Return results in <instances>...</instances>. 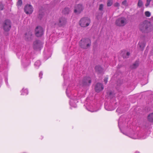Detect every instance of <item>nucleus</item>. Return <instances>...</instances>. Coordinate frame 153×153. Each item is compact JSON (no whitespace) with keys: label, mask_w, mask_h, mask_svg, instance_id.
<instances>
[{"label":"nucleus","mask_w":153,"mask_h":153,"mask_svg":"<svg viewBox=\"0 0 153 153\" xmlns=\"http://www.w3.org/2000/svg\"><path fill=\"white\" fill-rule=\"evenodd\" d=\"M56 41V40H52V41L51 42L52 43H54Z\"/></svg>","instance_id":"a18cd8bd"},{"label":"nucleus","mask_w":153,"mask_h":153,"mask_svg":"<svg viewBox=\"0 0 153 153\" xmlns=\"http://www.w3.org/2000/svg\"><path fill=\"white\" fill-rule=\"evenodd\" d=\"M7 64L8 62L6 61L4 58L1 59L0 61V72H1L6 68Z\"/></svg>","instance_id":"4468645a"},{"label":"nucleus","mask_w":153,"mask_h":153,"mask_svg":"<svg viewBox=\"0 0 153 153\" xmlns=\"http://www.w3.org/2000/svg\"><path fill=\"white\" fill-rule=\"evenodd\" d=\"M83 9V6L82 4H76L75 6L74 12L77 14H79L82 11Z\"/></svg>","instance_id":"ddd939ff"},{"label":"nucleus","mask_w":153,"mask_h":153,"mask_svg":"<svg viewBox=\"0 0 153 153\" xmlns=\"http://www.w3.org/2000/svg\"><path fill=\"white\" fill-rule=\"evenodd\" d=\"M50 40H51V38H50Z\"/></svg>","instance_id":"09e8293b"},{"label":"nucleus","mask_w":153,"mask_h":153,"mask_svg":"<svg viewBox=\"0 0 153 153\" xmlns=\"http://www.w3.org/2000/svg\"><path fill=\"white\" fill-rule=\"evenodd\" d=\"M108 78L107 77L105 78L104 79V81L105 84H106L107 83V82H108Z\"/></svg>","instance_id":"37998d69"},{"label":"nucleus","mask_w":153,"mask_h":153,"mask_svg":"<svg viewBox=\"0 0 153 153\" xmlns=\"http://www.w3.org/2000/svg\"><path fill=\"white\" fill-rule=\"evenodd\" d=\"M6 70L4 71L5 73L4 75V78H5L4 79L5 82V83L6 84V85H7V86L9 87V85L8 84V79H7V72H6Z\"/></svg>","instance_id":"c85d7f7f"},{"label":"nucleus","mask_w":153,"mask_h":153,"mask_svg":"<svg viewBox=\"0 0 153 153\" xmlns=\"http://www.w3.org/2000/svg\"><path fill=\"white\" fill-rule=\"evenodd\" d=\"M4 6L2 3H0V10H2L4 9Z\"/></svg>","instance_id":"ea45409f"},{"label":"nucleus","mask_w":153,"mask_h":153,"mask_svg":"<svg viewBox=\"0 0 153 153\" xmlns=\"http://www.w3.org/2000/svg\"><path fill=\"white\" fill-rule=\"evenodd\" d=\"M117 106V102H113L111 103V101L109 103L105 102V108L108 111H111L115 109Z\"/></svg>","instance_id":"0eeeda50"},{"label":"nucleus","mask_w":153,"mask_h":153,"mask_svg":"<svg viewBox=\"0 0 153 153\" xmlns=\"http://www.w3.org/2000/svg\"><path fill=\"white\" fill-rule=\"evenodd\" d=\"M44 15V13L43 12H42L40 10L39 11V15L38 16V18L40 20H41L42 19V18L43 15Z\"/></svg>","instance_id":"7c9ffc66"},{"label":"nucleus","mask_w":153,"mask_h":153,"mask_svg":"<svg viewBox=\"0 0 153 153\" xmlns=\"http://www.w3.org/2000/svg\"><path fill=\"white\" fill-rule=\"evenodd\" d=\"M152 0H146V2L145 4V6L146 7H148L150 3Z\"/></svg>","instance_id":"f704fd0d"},{"label":"nucleus","mask_w":153,"mask_h":153,"mask_svg":"<svg viewBox=\"0 0 153 153\" xmlns=\"http://www.w3.org/2000/svg\"><path fill=\"white\" fill-rule=\"evenodd\" d=\"M143 5V2L142 0H139L138 2L137 6L139 7H141Z\"/></svg>","instance_id":"473e14b6"},{"label":"nucleus","mask_w":153,"mask_h":153,"mask_svg":"<svg viewBox=\"0 0 153 153\" xmlns=\"http://www.w3.org/2000/svg\"><path fill=\"white\" fill-rule=\"evenodd\" d=\"M32 35V32L31 31H29L25 34V37L27 40H30L31 38Z\"/></svg>","instance_id":"4be33fe9"},{"label":"nucleus","mask_w":153,"mask_h":153,"mask_svg":"<svg viewBox=\"0 0 153 153\" xmlns=\"http://www.w3.org/2000/svg\"><path fill=\"white\" fill-rule=\"evenodd\" d=\"M22 0H19L17 2V5L19 7V6H21L22 4Z\"/></svg>","instance_id":"72a5a7b5"},{"label":"nucleus","mask_w":153,"mask_h":153,"mask_svg":"<svg viewBox=\"0 0 153 153\" xmlns=\"http://www.w3.org/2000/svg\"><path fill=\"white\" fill-rule=\"evenodd\" d=\"M71 48L70 47H67L65 46H64L63 48V51L64 53H67L68 56H70L72 55V54H71L70 49Z\"/></svg>","instance_id":"6ab92c4d"},{"label":"nucleus","mask_w":153,"mask_h":153,"mask_svg":"<svg viewBox=\"0 0 153 153\" xmlns=\"http://www.w3.org/2000/svg\"><path fill=\"white\" fill-rule=\"evenodd\" d=\"M91 82V79L88 76L84 77L80 82V84L83 86H89Z\"/></svg>","instance_id":"1a4fd4ad"},{"label":"nucleus","mask_w":153,"mask_h":153,"mask_svg":"<svg viewBox=\"0 0 153 153\" xmlns=\"http://www.w3.org/2000/svg\"><path fill=\"white\" fill-rule=\"evenodd\" d=\"M128 22V18L124 17L121 16L118 18L115 21V24L119 27H123Z\"/></svg>","instance_id":"7ed1b4c3"},{"label":"nucleus","mask_w":153,"mask_h":153,"mask_svg":"<svg viewBox=\"0 0 153 153\" xmlns=\"http://www.w3.org/2000/svg\"><path fill=\"white\" fill-rule=\"evenodd\" d=\"M66 68H65V66H64V67H63V73L62 74V75H63V77H64V83H65V82H66V79H67L66 78V73H65V71H66Z\"/></svg>","instance_id":"cd10ccee"},{"label":"nucleus","mask_w":153,"mask_h":153,"mask_svg":"<svg viewBox=\"0 0 153 153\" xmlns=\"http://www.w3.org/2000/svg\"><path fill=\"white\" fill-rule=\"evenodd\" d=\"M103 5L102 4H100L99 6V10L101 11L102 10Z\"/></svg>","instance_id":"58836bf2"},{"label":"nucleus","mask_w":153,"mask_h":153,"mask_svg":"<svg viewBox=\"0 0 153 153\" xmlns=\"http://www.w3.org/2000/svg\"><path fill=\"white\" fill-rule=\"evenodd\" d=\"M139 65V61H136L130 66V67L132 69H135Z\"/></svg>","instance_id":"393cba45"},{"label":"nucleus","mask_w":153,"mask_h":153,"mask_svg":"<svg viewBox=\"0 0 153 153\" xmlns=\"http://www.w3.org/2000/svg\"><path fill=\"white\" fill-rule=\"evenodd\" d=\"M95 70L98 74L103 73V69L99 65L96 66L95 67Z\"/></svg>","instance_id":"aec40b11"},{"label":"nucleus","mask_w":153,"mask_h":153,"mask_svg":"<svg viewBox=\"0 0 153 153\" xmlns=\"http://www.w3.org/2000/svg\"><path fill=\"white\" fill-rule=\"evenodd\" d=\"M35 34L37 37L41 36L44 34V30L43 28L40 26H37L35 29Z\"/></svg>","instance_id":"f8f14e48"},{"label":"nucleus","mask_w":153,"mask_h":153,"mask_svg":"<svg viewBox=\"0 0 153 153\" xmlns=\"http://www.w3.org/2000/svg\"><path fill=\"white\" fill-rule=\"evenodd\" d=\"M33 8L32 6L30 4H27L24 8V11L26 14H31L33 11Z\"/></svg>","instance_id":"2eb2a0df"},{"label":"nucleus","mask_w":153,"mask_h":153,"mask_svg":"<svg viewBox=\"0 0 153 153\" xmlns=\"http://www.w3.org/2000/svg\"><path fill=\"white\" fill-rule=\"evenodd\" d=\"M41 64V63L40 60H38L36 61L34 63V66L36 68L38 69L39 68V67Z\"/></svg>","instance_id":"a878e982"},{"label":"nucleus","mask_w":153,"mask_h":153,"mask_svg":"<svg viewBox=\"0 0 153 153\" xmlns=\"http://www.w3.org/2000/svg\"><path fill=\"white\" fill-rule=\"evenodd\" d=\"M122 4L124 6H126L127 5V1L125 0L122 2Z\"/></svg>","instance_id":"4c0bfd02"},{"label":"nucleus","mask_w":153,"mask_h":153,"mask_svg":"<svg viewBox=\"0 0 153 153\" xmlns=\"http://www.w3.org/2000/svg\"><path fill=\"white\" fill-rule=\"evenodd\" d=\"M122 117H121L119 119L118 121V125L119 128L120 130H121V127L123 126V123L122 122Z\"/></svg>","instance_id":"5701e85b"},{"label":"nucleus","mask_w":153,"mask_h":153,"mask_svg":"<svg viewBox=\"0 0 153 153\" xmlns=\"http://www.w3.org/2000/svg\"><path fill=\"white\" fill-rule=\"evenodd\" d=\"M86 109L88 111L91 112L96 111L94 106L93 105V104L90 103H86L84 105Z\"/></svg>","instance_id":"dca6fc26"},{"label":"nucleus","mask_w":153,"mask_h":153,"mask_svg":"<svg viewBox=\"0 0 153 153\" xmlns=\"http://www.w3.org/2000/svg\"><path fill=\"white\" fill-rule=\"evenodd\" d=\"M91 22V21L89 18L88 17H84L82 18L79 21L80 25L83 27L88 26Z\"/></svg>","instance_id":"423d86ee"},{"label":"nucleus","mask_w":153,"mask_h":153,"mask_svg":"<svg viewBox=\"0 0 153 153\" xmlns=\"http://www.w3.org/2000/svg\"><path fill=\"white\" fill-rule=\"evenodd\" d=\"M145 16L147 17H149L151 16V13L148 11H147L145 12Z\"/></svg>","instance_id":"c9c22d12"},{"label":"nucleus","mask_w":153,"mask_h":153,"mask_svg":"<svg viewBox=\"0 0 153 153\" xmlns=\"http://www.w3.org/2000/svg\"><path fill=\"white\" fill-rule=\"evenodd\" d=\"M42 75H43L42 72V71L40 72L39 74V77L40 79H41L42 78Z\"/></svg>","instance_id":"a19ab883"},{"label":"nucleus","mask_w":153,"mask_h":153,"mask_svg":"<svg viewBox=\"0 0 153 153\" xmlns=\"http://www.w3.org/2000/svg\"><path fill=\"white\" fill-rule=\"evenodd\" d=\"M70 9L68 7L65 8L62 11V13L65 15L68 14L70 12Z\"/></svg>","instance_id":"b1692460"},{"label":"nucleus","mask_w":153,"mask_h":153,"mask_svg":"<svg viewBox=\"0 0 153 153\" xmlns=\"http://www.w3.org/2000/svg\"><path fill=\"white\" fill-rule=\"evenodd\" d=\"M120 131L123 134H125V135H126V133H124V132H123L122 131V130H121H121H120ZM127 136H128V135H127Z\"/></svg>","instance_id":"49530a36"},{"label":"nucleus","mask_w":153,"mask_h":153,"mask_svg":"<svg viewBox=\"0 0 153 153\" xmlns=\"http://www.w3.org/2000/svg\"><path fill=\"white\" fill-rule=\"evenodd\" d=\"M111 92H110V95H111Z\"/></svg>","instance_id":"8fccbe9b"},{"label":"nucleus","mask_w":153,"mask_h":153,"mask_svg":"<svg viewBox=\"0 0 153 153\" xmlns=\"http://www.w3.org/2000/svg\"><path fill=\"white\" fill-rule=\"evenodd\" d=\"M104 89L103 84L100 83H97L95 87V90L97 92H99Z\"/></svg>","instance_id":"f3484780"},{"label":"nucleus","mask_w":153,"mask_h":153,"mask_svg":"<svg viewBox=\"0 0 153 153\" xmlns=\"http://www.w3.org/2000/svg\"><path fill=\"white\" fill-rule=\"evenodd\" d=\"M128 136L133 139H143L144 138L142 136L139 135L137 134H129Z\"/></svg>","instance_id":"a211bd4d"},{"label":"nucleus","mask_w":153,"mask_h":153,"mask_svg":"<svg viewBox=\"0 0 153 153\" xmlns=\"http://www.w3.org/2000/svg\"><path fill=\"white\" fill-rule=\"evenodd\" d=\"M29 54L27 53L25 54H23L22 57V64L24 67H26L29 66L30 63V61L29 59Z\"/></svg>","instance_id":"20e7f679"},{"label":"nucleus","mask_w":153,"mask_h":153,"mask_svg":"<svg viewBox=\"0 0 153 153\" xmlns=\"http://www.w3.org/2000/svg\"><path fill=\"white\" fill-rule=\"evenodd\" d=\"M2 81V78H1V76L0 75V87H1V85Z\"/></svg>","instance_id":"c03bdc74"},{"label":"nucleus","mask_w":153,"mask_h":153,"mask_svg":"<svg viewBox=\"0 0 153 153\" xmlns=\"http://www.w3.org/2000/svg\"><path fill=\"white\" fill-rule=\"evenodd\" d=\"M119 109L118 108L117 109L116 111L120 113V112L119 111Z\"/></svg>","instance_id":"de8ad7c7"},{"label":"nucleus","mask_w":153,"mask_h":153,"mask_svg":"<svg viewBox=\"0 0 153 153\" xmlns=\"http://www.w3.org/2000/svg\"><path fill=\"white\" fill-rule=\"evenodd\" d=\"M43 43L40 40H36L33 43L34 49L40 50L43 47Z\"/></svg>","instance_id":"9d476101"},{"label":"nucleus","mask_w":153,"mask_h":153,"mask_svg":"<svg viewBox=\"0 0 153 153\" xmlns=\"http://www.w3.org/2000/svg\"><path fill=\"white\" fill-rule=\"evenodd\" d=\"M130 53H129V52H127L126 53V56H123V57L124 58H128L129 57V56L130 55Z\"/></svg>","instance_id":"e433bc0d"},{"label":"nucleus","mask_w":153,"mask_h":153,"mask_svg":"<svg viewBox=\"0 0 153 153\" xmlns=\"http://www.w3.org/2000/svg\"><path fill=\"white\" fill-rule=\"evenodd\" d=\"M139 152H136L135 153H139Z\"/></svg>","instance_id":"3c124183"},{"label":"nucleus","mask_w":153,"mask_h":153,"mask_svg":"<svg viewBox=\"0 0 153 153\" xmlns=\"http://www.w3.org/2000/svg\"><path fill=\"white\" fill-rule=\"evenodd\" d=\"M66 92L67 96L71 99V100H70L69 102L70 105L73 107H76V102H78L77 100L79 99V96L78 97L77 95H74L72 97L71 96L72 94L70 92L69 86L67 88Z\"/></svg>","instance_id":"f03ea898"},{"label":"nucleus","mask_w":153,"mask_h":153,"mask_svg":"<svg viewBox=\"0 0 153 153\" xmlns=\"http://www.w3.org/2000/svg\"><path fill=\"white\" fill-rule=\"evenodd\" d=\"M91 44V41L88 38H82L79 42V46L81 48L84 49H87Z\"/></svg>","instance_id":"39448f33"},{"label":"nucleus","mask_w":153,"mask_h":153,"mask_svg":"<svg viewBox=\"0 0 153 153\" xmlns=\"http://www.w3.org/2000/svg\"><path fill=\"white\" fill-rule=\"evenodd\" d=\"M2 27L4 31H9L11 27V22L10 21L9 19L5 20L3 22Z\"/></svg>","instance_id":"6e6552de"},{"label":"nucleus","mask_w":153,"mask_h":153,"mask_svg":"<svg viewBox=\"0 0 153 153\" xmlns=\"http://www.w3.org/2000/svg\"><path fill=\"white\" fill-rule=\"evenodd\" d=\"M114 5L115 7H119L120 5L118 2H116L114 3Z\"/></svg>","instance_id":"79ce46f5"},{"label":"nucleus","mask_w":153,"mask_h":153,"mask_svg":"<svg viewBox=\"0 0 153 153\" xmlns=\"http://www.w3.org/2000/svg\"><path fill=\"white\" fill-rule=\"evenodd\" d=\"M21 95H27L28 94V90L27 89H24L23 88L21 91Z\"/></svg>","instance_id":"bb28decb"},{"label":"nucleus","mask_w":153,"mask_h":153,"mask_svg":"<svg viewBox=\"0 0 153 153\" xmlns=\"http://www.w3.org/2000/svg\"><path fill=\"white\" fill-rule=\"evenodd\" d=\"M140 48L142 50H143L145 46L146 43L145 42H142L140 41L138 44Z\"/></svg>","instance_id":"412c9836"},{"label":"nucleus","mask_w":153,"mask_h":153,"mask_svg":"<svg viewBox=\"0 0 153 153\" xmlns=\"http://www.w3.org/2000/svg\"><path fill=\"white\" fill-rule=\"evenodd\" d=\"M152 26L150 23L147 21H144L139 25V29L143 33H148L152 30Z\"/></svg>","instance_id":"f257e3e1"},{"label":"nucleus","mask_w":153,"mask_h":153,"mask_svg":"<svg viewBox=\"0 0 153 153\" xmlns=\"http://www.w3.org/2000/svg\"><path fill=\"white\" fill-rule=\"evenodd\" d=\"M66 19L64 17H61L59 19L57 22H54L55 27H60L65 25L66 23Z\"/></svg>","instance_id":"9b49d317"},{"label":"nucleus","mask_w":153,"mask_h":153,"mask_svg":"<svg viewBox=\"0 0 153 153\" xmlns=\"http://www.w3.org/2000/svg\"><path fill=\"white\" fill-rule=\"evenodd\" d=\"M148 120L151 122H153V113L150 114L148 116Z\"/></svg>","instance_id":"c756f323"},{"label":"nucleus","mask_w":153,"mask_h":153,"mask_svg":"<svg viewBox=\"0 0 153 153\" xmlns=\"http://www.w3.org/2000/svg\"><path fill=\"white\" fill-rule=\"evenodd\" d=\"M113 0H108L107 1V5L108 7H110L113 4Z\"/></svg>","instance_id":"2f4dec72"}]
</instances>
